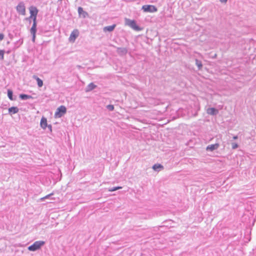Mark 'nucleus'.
I'll list each match as a JSON object with an SVG mask.
<instances>
[{"label": "nucleus", "mask_w": 256, "mask_h": 256, "mask_svg": "<svg viewBox=\"0 0 256 256\" xmlns=\"http://www.w3.org/2000/svg\"><path fill=\"white\" fill-rule=\"evenodd\" d=\"M125 24L129 26L134 30L140 31L142 28L137 25L136 22L134 20H132L129 18H126L124 19Z\"/></svg>", "instance_id": "obj_1"}, {"label": "nucleus", "mask_w": 256, "mask_h": 256, "mask_svg": "<svg viewBox=\"0 0 256 256\" xmlns=\"http://www.w3.org/2000/svg\"><path fill=\"white\" fill-rule=\"evenodd\" d=\"M45 244L44 241L38 240L35 242L32 245L28 247L30 251L34 252L41 248Z\"/></svg>", "instance_id": "obj_2"}, {"label": "nucleus", "mask_w": 256, "mask_h": 256, "mask_svg": "<svg viewBox=\"0 0 256 256\" xmlns=\"http://www.w3.org/2000/svg\"><path fill=\"white\" fill-rule=\"evenodd\" d=\"M66 112V108L64 106H61L56 109L55 112L54 116L56 118H61Z\"/></svg>", "instance_id": "obj_3"}, {"label": "nucleus", "mask_w": 256, "mask_h": 256, "mask_svg": "<svg viewBox=\"0 0 256 256\" xmlns=\"http://www.w3.org/2000/svg\"><path fill=\"white\" fill-rule=\"evenodd\" d=\"M17 12L22 16L26 15V6L23 2L18 3L16 7Z\"/></svg>", "instance_id": "obj_4"}, {"label": "nucleus", "mask_w": 256, "mask_h": 256, "mask_svg": "<svg viewBox=\"0 0 256 256\" xmlns=\"http://www.w3.org/2000/svg\"><path fill=\"white\" fill-rule=\"evenodd\" d=\"M144 12H154L158 10L157 8L153 5H144L142 8Z\"/></svg>", "instance_id": "obj_5"}, {"label": "nucleus", "mask_w": 256, "mask_h": 256, "mask_svg": "<svg viewBox=\"0 0 256 256\" xmlns=\"http://www.w3.org/2000/svg\"><path fill=\"white\" fill-rule=\"evenodd\" d=\"M31 17H34V20H36V16L38 12V8L34 6H31L29 8Z\"/></svg>", "instance_id": "obj_6"}, {"label": "nucleus", "mask_w": 256, "mask_h": 256, "mask_svg": "<svg viewBox=\"0 0 256 256\" xmlns=\"http://www.w3.org/2000/svg\"><path fill=\"white\" fill-rule=\"evenodd\" d=\"M79 34V32L78 30H74L70 34V36L69 37V41L70 42H74L76 38L78 37Z\"/></svg>", "instance_id": "obj_7"}, {"label": "nucleus", "mask_w": 256, "mask_h": 256, "mask_svg": "<svg viewBox=\"0 0 256 256\" xmlns=\"http://www.w3.org/2000/svg\"><path fill=\"white\" fill-rule=\"evenodd\" d=\"M78 12L80 17L86 18L88 16V13L86 12L84 10L83 8L80 6L78 8Z\"/></svg>", "instance_id": "obj_8"}, {"label": "nucleus", "mask_w": 256, "mask_h": 256, "mask_svg": "<svg viewBox=\"0 0 256 256\" xmlns=\"http://www.w3.org/2000/svg\"><path fill=\"white\" fill-rule=\"evenodd\" d=\"M219 146H220V144L218 143H216V144H210V145H208V146H207V147L206 148V150L207 151L212 152L214 150H217L219 148Z\"/></svg>", "instance_id": "obj_9"}, {"label": "nucleus", "mask_w": 256, "mask_h": 256, "mask_svg": "<svg viewBox=\"0 0 256 256\" xmlns=\"http://www.w3.org/2000/svg\"><path fill=\"white\" fill-rule=\"evenodd\" d=\"M116 52L120 56H124L127 54L128 50L126 48H118Z\"/></svg>", "instance_id": "obj_10"}, {"label": "nucleus", "mask_w": 256, "mask_h": 256, "mask_svg": "<svg viewBox=\"0 0 256 256\" xmlns=\"http://www.w3.org/2000/svg\"><path fill=\"white\" fill-rule=\"evenodd\" d=\"M218 110L214 108H208L207 110V113L210 115L216 116L218 114Z\"/></svg>", "instance_id": "obj_11"}, {"label": "nucleus", "mask_w": 256, "mask_h": 256, "mask_svg": "<svg viewBox=\"0 0 256 256\" xmlns=\"http://www.w3.org/2000/svg\"><path fill=\"white\" fill-rule=\"evenodd\" d=\"M116 26V24H112V26H104L103 28V31L104 32H112L114 30V29L115 28Z\"/></svg>", "instance_id": "obj_12"}, {"label": "nucleus", "mask_w": 256, "mask_h": 256, "mask_svg": "<svg viewBox=\"0 0 256 256\" xmlns=\"http://www.w3.org/2000/svg\"><path fill=\"white\" fill-rule=\"evenodd\" d=\"M40 126L42 128L45 130L48 126L47 120L44 117H42L40 122Z\"/></svg>", "instance_id": "obj_13"}, {"label": "nucleus", "mask_w": 256, "mask_h": 256, "mask_svg": "<svg viewBox=\"0 0 256 256\" xmlns=\"http://www.w3.org/2000/svg\"><path fill=\"white\" fill-rule=\"evenodd\" d=\"M19 109L18 107L12 106L8 108V113L10 114H15L18 112Z\"/></svg>", "instance_id": "obj_14"}, {"label": "nucleus", "mask_w": 256, "mask_h": 256, "mask_svg": "<svg viewBox=\"0 0 256 256\" xmlns=\"http://www.w3.org/2000/svg\"><path fill=\"white\" fill-rule=\"evenodd\" d=\"M36 20H34L32 26L30 30V33L36 32Z\"/></svg>", "instance_id": "obj_15"}, {"label": "nucleus", "mask_w": 256, "mask_h": 256, "mask_svg": "<svg viewBox=\"0 0 256 256\" xmlns=\"http://www.w3.org/2000/svg\"><path fill=\"white\" fill-rule=\"evenodd\" d=\"M33 78L36 80L37 81L38 86V87H42L43 86V82L42 80L38 78L36 76H33Z\"/></svg>", "instance_id": "obj_16"}, {"label": "nucleus", "mask_w": 256, "mask_h": 256, "mask_svg": "<svg viewBox=\"0 0 256 256\" xmlns=\"http://www.w3.org/2000/svg\"><path fill=\"white\" fill-rule=\"evenodd\" d=\"M96 87V85H95L94 83L91 82L90 84H88V85L87 86L86 88V92L91 91V90H93Z\"/></svg>", "instance_id": "obj_17"}, {"label": "nucleus", "mask_w": 256, "mask_h": 256, "mask_svg": "<svg viewBox=\"0 0 256 256\" xmlns=\"http://www.w3.org/2000/svg\"><path fill=\"white\" fill-rule=\"evenodd\" d=\"M20 98L22 100H26L28 99L32 98V96L28 95L26 94H20Z\"/></svg>", "instance_id": "obj_18"}, {"label": "nucleus", "mask_w": 256, "mask_h": 256, "mask_svg": "<svg viewBox=\"0 0 256 256\" xmlns=\"http://www.w3.org/2000/svg\"><path fill=\"white\" fill-rule=\"evenodd\" d=\"M163 168V166L160 164H155L152 166V169L156 171H159L160 169H162Z\"/></svg>", "instance_id": "obj_19"}, {"label": "nucleus", "mask_w": 256, "mask_h": 256, "mask_svg": "<svg viewBox=\"0 0 256 256\" xmlns=\"http://www.w3.org/2000/svg\"><path fill=\"white\" fill-rule=\"evenodd\" d=\"M8 98L12 100H16V98H13V92L12 91L10 90V89H8Z\"/></svg>", "instance_id": "obj_20"}, {"label": "nucleus", "mask_w": 256, "mask_h": 256, "mask_svg": "<svg viewBox=\"0 0 256 256\" xmlns=\"http://www.w3.org/2000/svg\"><path fill=\"white\" fill-rule=\"evenodd\" d=\"M196 64L198 66V70H200L202 66V62L198 59H196Z\"/></svg>", "instance_id": "obj_21"}, {"label": "nucleus", "mask_w": 256, "mask_h": 256, "mask_svg": "<svg viewBox=\"0 0 256 256\" xmlns=\"http://www.w3.org/2000/svg\"><path fill=\"white\" fill-rule=\"evenodd\" d=\"M106 108L110 111H112L114 110V106L112 104L106 106Z\"/></svg>", "instance_id": "obj_22"}, {"label": "nucleus", "mask_w": 256, "mask_h": 256, "mask_svg": "<svg viewBox=\"0 0 256 256\" xmlns=\"http://www.w3.org/2000/svg\"><path fill=\"white\" fill-rule=\"evenodd\" d=\"M121 188H122V187H120V186L113 187L111 188H110L109 191L110 192H114V191L118 190Z\"/></svg>", "instance_id": "obj_23"}, {"label": "nucleus", "mask_w": 256, "mask_h": 256, "mask_svg": "<svg viewBox=\"0 0 256 256\" xmlns=\"http://www.w3.org/2000/svg\"><path fill=\"white\" fill-rule=\"evenodd\" d=\"M4 50H0V60H3L4 58Z\"/></svg>", "instance_id": "obj_24"}, {"label": "nucleus", "mask_w": 256, "mask_h": 256, "mask_svg": "<svg viewBox=\"0 0 256 256\" xmlns=\"http://www.w3.org/2000/svg\"><path fill=\"white\" fill-rule=\"evenodd\" d=\"M52 195H53V194H52V193L50 194H48V195H46V196H44V197H43V198H40V200H42H42H45V199H46V198H50V196H52Z\"/></svg>", "instance_id": "obj_25"}, {"label": "nucleus", "mask_w": 256, "mask_h": 256, "mask_svg": "<svg viewBox=\"0 0 256 256\" xmlns=\"http://www.w3.org/2000/svg\"><path fill=\"white\" fill-rule=\"evenodd\" d=\"M232 149H236L238 148V144L236 143H232Z\"/></svg>", "instance_id": "obj_26"}, {"label": "nucleus", "mask_w": 256, "mask_h": 256, "mask_svg": "<svg viewBox=\"0 0 256 256\" xmlns=\"http://www.w3.org/2000/svg\"><path fill=\"white\" fill-rule=\"evenodd\" d=\"M32 36V42H34L35 41V38H36V32H34V33H30Z\"/></svg>", "instance_id": "obj_27"}, {"label": "nucleus", "mask_w": 256, "mask_h": 256, "mask_svg": "<svg viewBox=\"0 0 256 256\" xmlns=\"http://www.w3.org/2000/svg\"><path fill=\"white\" fill-rule=\"evenodd\" d=\"M31 19L32 20V21H34V17H31V16H30L28 18H26V20L29 21L30 22H31Z\"/></svg>", "instance_id": "obj_28"}, {"label": "nucleus", "mask_w": 256, "mask_h": 256, "mask_svg": "<svg viewBox=\"0 0 256 256\" xmlns=\"http://www.w3.org/2000/svg\"><path fill=\"white\" fill-rule=\"evenodd\" d=\"M4 38V34H0V41L2 40Z\"/></svg>", "instance_id": "obj_29"}, {"label": "nucleus", "mask_w": 256, "mask_h": 256, "mask_svg": "<svg viewBox=\"0 0 256 256\" xmlns=\"http://www.w3.org/2000/svg\"><path fill=\"white\" fill-rule=\"evenodd\" d=\"M47 127L48 128V130L52 132V125L50 124V125H48Z\"/></svg>", "instance_id": "obj_30"}, {"label": "nucleus", "mask_w": 256, "mask_h": 256, "mask_svg": "<svg viewBox=\"0 0 256 256\" xmlns=\"http://www.w3.org/2000/svg\"><path fill=\"white\" fill-rule=\"evenodd\" d=\"M18 42L20 43V44H22L23 43L22 39H20Z\"/></svg>", "instance_id": "obj_31"}, {"label": "nucleus", "mask_w": 256, "mask_h": 256, "mask_svg": "<svg viewBox=\"0 0 256 256\" xmlns=\"http://www.w3.org/2000/svg\"><path fill=\"white\" fill-rule=\"evenodd\" d=\"M220 1L222 3H225L228 1V0H220Z\"/></svg>", "instance_id": "obj_32"}, {"label": "nucleus", "mask_w": 256, "mask_h": 256, "mask_svg": "<svg viewBox=\"0 0 256 256\" xmlns=\"http://www.w3.org/2000/svg\"><path fill=\"white\" fill-rule=\"evenodd\" d=\"M238 137L237 136H235L233 137L234 140H236L238 139Z\"/></svg>", "instance_id": "obj_33"}]
</instances>
